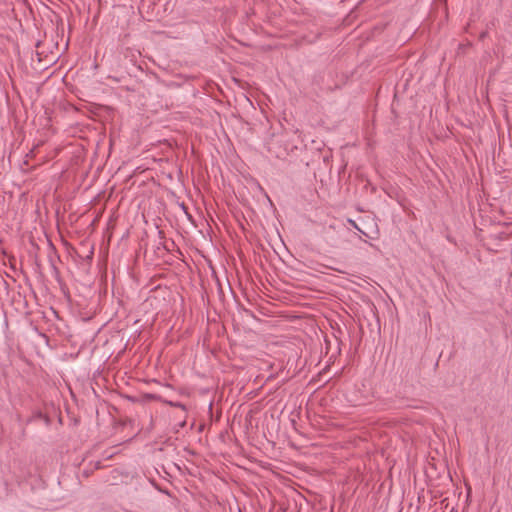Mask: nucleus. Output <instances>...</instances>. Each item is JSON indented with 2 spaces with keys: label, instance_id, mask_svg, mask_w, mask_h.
Masks as SVG:
<instances>
[{
  "label": "nucleus",
  "instance_id": "nucleus-1",
  "mask_svg": "<svg viewBox=\"0 0 512 512\" xmlns=\"http://www.w3.org/2000/svg\"><path fill=\"white\" fill-rule=\"evenodd\" d=\"M170 406L172 407H176V408H181L182 410H185L186 407L184 404H182L181 402H172V401H169L167 402Z\"/></svg>",
  "mask_w": 512,
  "mask_h": 512
},
{
  "label": "nucleus",
  "instance_id": "nucleus-2",
  "mask_svg": "<svg viewBox=\"0 0 512 512\" xmlns=\"http://www.w3.org/2000/svg\"><path fill=\"white\" fill-rule=\"evenodd\" d=\"M349 221H350V223L352 224V226H353L355 229L360 230L359 226L356 224V222H355V221H353V220H349Z\"/></svg>",
  "mask_w": 512,
  "mask_h": 512
},
{
  "label": "nucleus",
  "instance_id": "nucleus-3",
  "mask_svg": "<svg viewBox=\"0 0 512 512\" xmlns=\"http://www.w3.org/2000/svg\"><path fill=\"white\" fill-rule=\"evenodd\" d=\"M358 231H359L361 234H363V235L367 236V234H366L364 231H362L361 229H360V230H358Z\"/></svg>",
  "mask_w": 512,
  "mask_h": 512
}]
</instances>
